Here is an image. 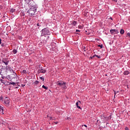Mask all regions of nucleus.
Returning <instances> with one entry per match:
<instances>
[{"label": "nucleus", "instance_id": "f257e3e1", "mask_svg": "<svg viewBox=\"0 0 130 130\" xmlns=\"http://www.w3.org/2000/svg\"><path fill=\"white\" fill-rule=\"evenodd\" d=\"M41 32V37H42V36H45V35H50V31H49V29H48V27L43 28Z\"/></svg>", "mask_w": 130, "mask_h": 130}, {"label": "nucleus", "instance_id": "f03ea898", "mask_svg": "<svg viewBox=\"0 0 130 130\" xmlns=\"http://www.w3.org/2000/svg\"><path fill=\"white\" fill-rule=\"evenodd\" d=\"M2 62L5 63L6 66H8V64H9V62H10V60L8 58H3Z\"/></svg>", "mask_w": 130, "mask_h": 130}, {"label": "nucleus", "instance_id": "7ed1b4c3", "mask_svg": "<svg viewBox=\"0 0 130 130\" xmlns=\"http://www.w3.org/2000/svg\"><path fill=\"white\" fill-rule=\"evenodd\" d=\"M39 70H38V74H40V73H42V74H45V73H46V70L42 69V66H41V65H39Z\"/></svg>", "mask_w": 130, "mask_h": 130}, {"label": "nucleus", "instance_id": "20e7f679", "mask_svg": "<svg viewBox=\"0 0 130 130\" xmlns=\"http://www.w3.org/2000/svg\"><path fill=\"white\" fill-rule=\"evenodd\" d=\"M110 31L111 34H112V35L114 34H118V33H119L117 29H111Z\"/></svg>", "mask_w": 130, "mask_h": 130}, {"label": "nucleus", "instance_id": "39448f33", "mask_svg": "<svg viewBox=\"0 0 130 130\" xmlns=\"http://www.w3.org/2000/svg\"><path fill=\"white\" fill-rule=\"evenodd\" d=\"M65 84H67L63 81H57L56 83V84L58 85V86H60V87H61V86H63Z\"/></svg>", "mask_w": 130, "mask_h": 130}, {"label": "nucleus", "instance_id": "423d86ee", "mask_svg": "<svg viewBox=\"0 0 130 130\" xmlns=\"http://www.w3.org/2000/svg\"><path fill=\"white\" fill-rule=\"evenodd\" d=\"M28 6H29V7H31V8H33L35 7V4L34 3V2L30 0V2H29L28 4Z\"/></svg>", "mask_w": 130, "mask_h": 130}, {"label": "nucleus", "instance_id": "0eeeda50", "mask_svg": "<svg viewBox=\"0 0 130 130\" xmlns=\"http://www.w3.org/2000/svg\"><path fill=\"white\" fill-rule=\"evenodd\" d=\"M29 15H30V16L32 17V16H34L35 15V12L33 11L31 9H29L28 12Z\"/></svg>", "mask_w": 130, "mask_h": 130}, {"label": "nucleus", "instance_id": "6e6552de", "mask_svg": "<svg viewBox=\"0 0 130 130\" xmlns=\"http://www.w3.org/2000/svg\"><path fill=\"white\" fill-rule=\"evenodd\" d=\"M4 103L6 104L7 106H10V100L6 99L4 101Z\"/></svg>", "mask_w": 130, "mask_h": 130}, {"label": "nucleus", "instance_id": "1a4fd4ad", "mask_svg": "<svg viewBox=\"0 0 130 130\" xmlns=\"http://www.w3.org/2000/svg\"><path fill=\"white\" fill-rule=\"evenodd\" d=\"M6 72H7V71H10V72H13V73H14V71L13 70V69H12V68H11L10 66H6Z\"/></svg>", "mask_w": 130, "mask_h": 130}, {"label": "nucleus", "instance_id": "9d476101", "mask_svg": "<svg viewBox=\"0 0 130 130\" xmlns=\"http://www.w3.org/2000/svg\"><path fill=\"white\" fill-rule=\"evenodd\" d=\"M3 70H4V66H0V75L1 76H4V72H3Z\"/></svg>", "mask_w": 130, "mask_h": 130}, {"label": "nucleus", "instance_id": "9b49d317", "mask_svg": "<svg viewBox=\"0 0 130 130\" xmlns=\"http://www.w3.org/2000/svg\"><path fill=\"white\" fill-rule=\"evenodd\" d=\"M79 103H80V104H81V101H79L78 102H77L76 103V105L77 108H78V109H81V107H80V106H79Z\"/></svg>", "mask_w": 130, "mask_h": 130}, {"label": "nucleus", "instance_id": "f8f14e48", "mask_svg": "<svg viewBox=\"0 0 130 130\" xmlns=\"http://www.w3.org/2000/svg\"><path fill=\"white\" fill-rule=\"evenodd\" d=\"M130 73L129 71H125L123 72V75H124V76H127V75H129Z\"/></svg>", "mask_w": 130, "mask_h": 130}, {"label": "nucleus", "instance_id": "ddd939ff", "mask_svg": "<svg viewBox=\"0 0 130 130\" xmlns=\"http://www.w3.org/2000/svg\"><path fill=\"white\" fill-rule=\"evenodd\" d=\"M32 11H33L35 13H36V12H37V8L36 7H34L31 8H30Z\"/></svg>", "mask_w": 130, "mask_h": 130}, {"label": "nucleus", "instance_id": "4468645a", "mask_svg": "<svg viewBox=\"0 0 130 130\" xmlns=\"http://www.w3.org/2000/svg\"><path fill=\"white\" fill-rule=\"evenodd\" d=\"M9 84L8 85H13V86H17V83L15 82H8Z\"/></svg>", "mask_w": 130, "mask_h": 130}, {"label": "nucleus", "instance_id": "2eb2a0df", "mask_svg": "<svg viewBox=\"0 0 130 130\" xmlns=\"http://www.w3.org/2000/svg\"><path fill=\"white\" fill-rule=\"evenodd\" d=\"M0 81H1V82L2 84H4V85H6V83H7V82H6V81H5L3 79H1Z\"/></svg>", "mask_w": 130, "mask_h": 130}, {"label": "nucleus", "instance_id": "dca6fc26", "mask_svg": "<svg viewBox=\"0 0 130 130\" xmlns=\"http://www.w3.org/2000/svg\"><path fill=\"white\" fill-rule=\"evenodd\" d=\"M72 25L73 26H76V24H78V22L76 21H74L72 22Z\"/></svg>", "mask_w": 130, "mask_h": 130}, {"label": "nucleus", "instance_id": "f3484780", "mask_svg": "<svg viewBox=\"0 0 130 130\" xmlns=\"http://www.w3.org/2000/svg\"><path fill=\"white\" fill-rule=\"evenodd\" d=\"M120 34H121V35H122L123 34H124V30L121 29L120 31Z\"/></svg>", "mask_w": 130, "mask_h": 130}, {"label": "nucleus", "instance_id": "a211bd4d", "mask_svg": "<svg viewBox=\"0 0 130 130\" xmlns=\"http://www.w3.org/2000/svg\"><path fill=\"white\" fill-rule=\"evenodd\" d=\"M39 46H43V45H44V43H43V42H41L39 44Z\"/></svg>", "mask_w": 130, "mask_h": 130}, {"label": "nucleus", "instance_id": "6ab92c4d", "mask_svg": "<svg viewBox=\"0 0 130 130\" xmlns=\"http://www.w3.org/2000/svg\"><path fill=\"white\" fill-rule=\"evenodd\" d=\"M31 0H24V2L27 4V5H29V3H30Z\"/></svg>", "mask_w": 130, "mask_h": 130}, {"label": "nucleus", "instance_id": "aec40b11", "mask_svg": "<svg viewBox=\"0 0 130 130\" xmlns=\"http://www.w3.org/2000/svg\"><path fill=\"white\" fill-rule=\"evenodd\" d=\"M16 11V9H14V8H12L11 10H10V12L11 13H14V12H15Z\"/></svg>", "mask_w": 130, "mask_h": 130}, {"label": "nucleus", "instance_id": "412c9836", "mask_svg": "<svg viewBox=\"0 0 130 130\" xmlns=\"http://www.w3.org/2000/svg\"><path fill=\"white\" fill-rule=\"evenodd\" d=\"M12 52L14 53V54H16V53L17 52V51L16 49H13Z\"/></svg>", "mask_w": 130, "mask_h": 130}, {"label": "nucleus", "instance_id": "4be33fe9", "mask_svg": "<svg viewBox=\"0 0 130 130\" xmlns=\"http://www.w3.org/2000/svg\"><path fill=\"white\" fill-rule=\"evenodd\" d=\"M34 84H35V85H38V84H39V81L36 80V81H35L34 82Z\"/></svg>", "mask_w": 130, "mask_h": 130}, {"label": "nucleus", "instance_id": "5701e85b", "mask_svg": "<svg viewBox=\"0 0 130 130\" xmlns=\"http://www.w3.org/2000/svg\"><path fill=\"white\" fill-rule=\"evenodd\" d=\"M42 88H43L44 89H45V90H47L48 89V87L45 86V85H43Z\"/></svg>", "mask_w": 130, "mask_h": 130}, {"label": "nucleus", "instance_id": "b1692460", "mask_svg": "<svg viewBox=\"0 0 130 130\" xmlns=\"http://www.w3.org/2000/svg\"><path fill=\"white\" fill-rule=\"evenodd\" d=\"M22 73L25 74V75H26V74H27V71L26 70H23L22 71Z\"/></svg>", "mask_w": 130, "mask_h": 130}, {"label": "nucleus", "instance_id": "393cba45", "mask_svg": "<svg viewBox=\"0 0 130 130\" xmlns=\"http://www.w3.org/2000/svg\"><path fill=\"white\" fill-rule=\"evenodd\" d=\"M63 89H64V90H66L67 89V85L65 84L63 85Z\"/></svg>", "mask_w": 130, "mask_h": 130}, {"label": "nucleus", "instance_id": "a878e982", "mask_svg": "<svg viewBox=\"0 0 130 130\" xmlns=\"http://www.w3.org/2000/svg\"><path fill=\"white\" fill-rule=\"evenodd\" d=\"M1 111H4V108L0 106V112Z\"/></svg>", "mask_w": 130, "mask_h": 130}, {"label": "nucleus", "instance_id": "bb28decb", "mask_svg": "<svg viewBox=\"0 0 130 130\" xmlns=\"http://www.w3.org/2000/svg\"><path fill=\"white\" fill-rule=\"evenodd\" d=\"M43 43H44V45L45 44H46L47 43V41H46V40H44V41H43Z\"/></svg>", "mask_w": 130, "mask_h": 130}, {"label": "nucleus", "instance_id": "cd10ccee", "mask_svg": "<svg viewBox=\"0 0 130 130\" xmlns=\"http://www.w3.org/2000/svg\"><path fill=\"white\" fill-rule=\"evenodd\" d=\"M98 47H100V48H103V45H98Z\"/></svg>", "mask_w": 130, "mask_h": 130}, {"label": "nucleus", "instance_id": "c85d7f7f", "mask_svg": "<svg viewBox=\"0 0 130 130\" xmlns=\"http://www.w3.org/2000/svg\"><path fill=\"white\" fill-rule=\"evenodd\" d=\"M83 126H85V127H86L85 129H87V128L88 127V126L86 124L82 125V127H83Z\"/></svg>", "mask_w": 130, "mask_h": 130}, {"label": "nucleus", "instance_id": "c756f323", "mask_svg": "<svg viewBox=\"0 0 130 130\" xmlns=\"http://www.w3.org/2000/svg\"><path fill=\"white\" fill-rule=\"evenodd\" d=\"M3 8H4V7L3 6H2V5H0V11L3 10Z\"/></svg>", "mask_w": 130, "mask_h": 130}, {"label": "nucleus", "instance_id": "7c9ffc66", "mask_svg": "<svg viewBox=\"0 0 130 130\" xmlns=\"http://www.w3.org/2000/svg\"><path fill=\"white\" fill-rule=\"evenodd\" d=\"M40 79L41 80H42L43 81H44V77H40Z\"/></svg>", "mask_w": 130, "mask_h": 130}, {"label": "nucleus", "instance_id": "2f4dec72", "mask_svg": "<svg viewBox=\"0 0 130 130\" xmlns=\"http://www.w3.org/2000/svg\"><path fill=\"white\" fill-rule=\"evenodd\" d=\"M126 36H128V37H130V33H129V32H128V33L127 34Z\"/></svg>", "mask_w": 130, "mask_h": 130}, {"label": "nucleus", "instance_id": "473e14b6", "mask_svg": "<svg viewBox=\"0 0 130 130\" xmlns=\"http://www.w3.org/2000/svg\"><path fill=\"white\" fill-rule=\"evenodd\" d=\"M78 28H79V29H82V26H81V25H79V26H78Z\"/></svg>", "mask_w": 130, "mask_h": 130}, {"label": "nucleus", "instance_id": "72a5a7b5", "mask_svg": "<svg viewBox=\"0 0 130 130\" xmlns=\"http://www.w3.org/2000/svg\"><path fill=\"white\" fill-rule=\"evenodd\" d=\"M129 129H128V127L127 126H126L125 127V130H129Z\"/></svg>", "mask_w": 130, "mask_h": 130}, {"label": "nucleus", "instance_id": "f704fd0d", "mask_svg": "<svg viewBox=\"0 0 130 130\" xmlns=\"http://www.w3.org/2000/svg\"><path fill=\"white\" fill-rule=\"evenodd\" d=\"M94 57H95V56H90V58H91V59H92V58H94Z\"/></svg>", "mask_w": 130, "mask_h": 130}, {"label": "nucleus", "instance_id": "c9c22d12", "mask_svg": "<svg viewBox=\"0 0 130 130\" xmlns=\"http://www.w3.org/2000/svg\"><path fill=\"white\" fill-rule=\"evenodd\" d=\"M114 94H115V95H116L117 92H116V91H115V90H114Z\"/></svg>", "mask_w": 130, "mask_h": 130}, {"label": "nucleus", "instance_id": "e433bc0d", "mask_svg": "<svg viewBox=\"0 0 130 130\" xmlns=\"http://www.w3.org/2000/svg\"><path fill=\"white\" fill-rule=\"evenodd\" d=\"M76 32H81V30L79 29H76Z\"/></svg>", "mask_w": 130, "mask_h": 130}, {"label": "nucleus", "instance_id": "4c0bfd02", "mask_svg": "<svg viewBox=\"0 0 130 130\" xmlns=\"http://www.w3.org/2000/svg\"><path fill=\"white\" fill-rule=\"evenodd\" d=\"M96 57H98V58H101V56H96Z\"/></svg>", "mask_w": 130, "mask_h": 130}, {"label": "nucleus", "instance_id": "58836bf2", "mask_svg": "<svg viewBox=\"0 0 130 130\" xmlns=\"http://www.w3.org/2000/svg\"><path fill=\"white\" fill-rule=\"evenodd\" d=\"M1 46H3V47L5 46V44L4 43H2L1 44Z\"/></svg>", "mask_w": 130, "mask_h": 130}, {"label": "nucleus", "instance_id": "ea45409f", "mask_svg": "<svg viewBox=\"0 0 130 130\" xmlns=\"http://www.w3.org/2000/svg\"><path fill=\"white\" fill-rule=\"evenodd\" d=\"M112 2H115V3H117V0H112Z\"/></svg>", "mask_w": 130, "mask_h": 130}, {"label": "nucleus", "instance_id": "a19ab883", "mask_svg": "<svg viewBox=\"0 0 130 130\" xmlns=\"http://www.w3.org/2000/svg\"><path fill=\"white\" fill-rule=\"evenodd\" d=\"M17 86H20V83L19 82H17Z\"/></svg>", "mask_w": 130, "mask_h": 130}, {"label": "nucleus", "instance_id": "79ce46f5", "mask_svg": "<svg viewBox=\"0 0 130 130\" xmlns=\"http://www.w3.org/2000/svg\"><path fill=\"white\" fill-rule=\"evenodd\" d=\"M0 100H3V96H0Z\"/></svg>", "mask_w": 130, "mask_h": 130}, {"label": "nucleus", "instance_id": "37998d69", "mask_svg": "<svg viewBox=\"0 0 130 130\" xmlns=\"http://www.w3.org/2000/svg\"><path fill=\"white\" fill-rule=\"evenodd\" d=\"M21 87H25V84H21Z\"/></svg>", "mask_w": 130, "mask_h": 130}, {"label": "nucleus", "instance_id": "c03bdc74", "mask_svg": "<svg viewBox=\"0 0 130 130\" xmlns=\"http://www.w3.org/2000/svg\"><path fill=\"white\" fill-rule=\"evenodd\" d=\"M37 26H38V27L40 26L39 23L37 24Z\"/></svg>", "mask_w": 130, "mask_h": 130}, {"label": "nucleus", "instance_id": "a18cd8bd", "mask_svg": "<svg viewBox=\"0 0 130 130\" xmlns=\"http://www.w3.org/2000/svg\"><path fill=\"white\" fill-rule=\"evenodd\" d=\"M19 39L22 40V37L21 36L19 37Z\"/></svg>", "mask_w": 130, "mask_h": 130}, {"label": "nucleus", "instance_id": "49530a36", "mask_svg": "<svg viewBox=\"0 0 130 130\" xmlns=\"http://www.w3.org/2000/svg\"><path fill=\"white\" fill-rule=\"evenodd\" d=\"M0 44H2V39H0Z\"/></svg>", "mask_w": 130, "mask_h": 130}, {"label": "nucleus", "instance_id": "de8ad7c7", "mask_svg": "<svg viewBox=\"0 0 130 130\" xmlns=\"http://www.w3.org/2000/svg\"><path fill=\"white\" fill-rule=\"evenodd\" d=\"M1 113H2V114H4V111H1Z\"/></svg>", "mask_w": 130, "mask_h": 130}, {"label": "nucleus", "instance_id": "09e8293b", "mask_svg": "<svg viewBox=\"0 0 130 130\" xmlns=\"http://www.w3.org/2000/svg\"><path fill=\"white\" fill-rule=\"evenodd\" d=\"M93 56H94V57H95V56H96L97 57L98 55L95 54V55H93Z\"/></svg>", "mask_w": 130, "mask_h": 130}, {"label": "nucleus", "instance_id": "8fccbe9b", "mask_svg": "<svg viewBox=\"0 0 130 130\" xmlns=\"http://www.w3.org/2000/svg\"><path fill=\"white\" fill-rule=\"evenodd\" d=\"M84 16H85L86 17H87V13L84 14Z\"/></svg>", "mask_w": 130, "mask_h": 130}, {"label": "nucleus", "instance_id": "3c124183", "mask_svg": "<svg viewBox=\"0 0 130 130\" xmlns=\"http://www.w3.org/2000/svg\"><path fill=\"white\" fill-rule=\"evenodd\" d=\"M49 38V36H48L47 38V40H48Z\"/></svg>", "mask_w": 130, "mask_h": 130}, {"label": "nucleus", "instance_id": "603ef678", "mask_svg": "<svg viewBox=\"0 0 130 130\" xmlns=\"http://www.w3.org/2000/svg\"><path fill=\"white\" fill-rule=\"evenodd\" d=\"M109 19H110L111 20H113V19H112V17H110Z\"/></svg>", "mask_w": 130, "mask_h": 130}, {"label": "nucleus", "instance_id": "864d4df0", "mask_svg": "<svg viewBox=\"0 0 130 130\" xmlns=\"http://www.w3.org/2000/svg\"><path fill=\"white\" fill-rule=\"evenodd\" d=\"M67 119H71V118L70 117H68Z\"/></svg>", "mask_w": 130, "mask_h": 130}, {"label": "nucleus", "instance_id": "5fc2aeb1", "mask_svg": "<svg viewBox=\"0 0 130 130\" xmlns=\"http://www.w3.org/2000/svg\"><path fill=\"white\" fill-rule=\"evenodd\" d=\"M1 78L4 80V76H2Z\"/></svg>", "mask_w": 130, "mask_h": 130}, {"label": "nucleus", "instance_id": "6e6d98bb", "mask_svg": "<svg viewBox=\"0 0 130 130\" xmlns=\"http://www.w3.org/2000/svg\"><path fill=\"white\" fill-rule=\"evenodd\" d=\"M50 119H52V117H50Z\"/></svg>", "mask_w": 130, "mask_h": 130}, {"label": "nucleus", "instance_id": "4d7b16f0", "mask_svg": "<svg viewBox=\"0 0 130 130\" xmlns=\"http://www.w3.org/2000/svg\"><path fill=\"white\" fill-rule=\"evenodd\" d=\"M55 124H57V122H55Z\"/></svg>", "mask_w": 130, "mask_h": 130}, {"label": "nucleus", "instance_id": "13d9d810", "mask_svg": "<svg viewBox=\"0 0 130 130\" xmlns=\"http://www.w3.org/2000/svg\"><path fill=\"white\" fill-rule=\"evenodd\" d=\"M15 88H16V89H17L18 87H15Z\"/></svg>", "mask_w": 130, "mask_h": 130}, {"label": "nucleus", "instance_id": "bf43d9fd", "mask_svg": "<svg viewBox=\"0 0 130 130\" xmlns=\"http://www.w3.org/2000/svg\"><path fill=\"white\" fill-rule=\"evenodd\" d=\"M23 16H25V14H23Z\"/></svg>", "mask_w": 130, "mask_h": 130}, {"label": "nucleus", "instance_id": "052dcab7", "mask_svg": "<svg viewBox=\"0 0 130 130\" xmlns=\"http://www.w3.org/2000/svg\"><path fill=\"white\" fill-rule=\"evenodd\" d=\"M116 93H118V91L116 92Z\"/></svg>", "mask_w": 130, "mask_h": 130}, {"label": "nucleus", "instance_id": "680f3d73", "mask_svg": "<svg viewBox=\"0 0 130 130\" xmlns=\"http://www.w3.org/2000/svg\"><path fill=\"white\" fill-rule=\"evenodd\" d=\"M14 74H15V75H16V73H14Z\"/></svg>", "mask_w": 130, "mask_h": 130}, {"label": "nucleus", "instance_id": "e2e57ef3", "mask_svg": "<svg viewBox=\"0 0 130 130\" xmlns=\"http://www.w3.org/2000/svg\"><path fill=\"white\" fill-rule=\"evenodd\" d=\"M77 34H79L78 33H77Z\"/></svg>", "mask_w": 130, "mask_h": 130}, {"label": "nucleus", "instance_id": "0e129e2a", "mask_svg": "<svg viewBox=\"0 0 130 130\" xmlns=\"http://www.w3.org/2000/svg\"><path fill=\"white\" fill-rule=\"evenodd\" d=\"M127 88H128V86H127Z\"/></svg>", "mask_w": 130, "mask_h": 130}, {"label": "nucleus", "instance_id": "69168bd1", "mask_svg": "<svg viewBox=\"0 0 130 130\" xmlns=\"http://www.w3.org/2000/svg\"><path fill=\"white\" fill-rule=\"evenodd\" d=\"M0 16H1V13H0Z\"/></svg>", "mask_w": 130, "mask_h": 130}]
</instances>
